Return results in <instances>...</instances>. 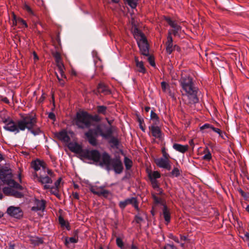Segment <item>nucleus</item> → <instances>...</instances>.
<instances>
[{
	"label": "nucleus",
	"instance_id": "63",
	"mask_svg": "<svg viewBox=\"0 0 249 249\" xmlns=\"http://www.w3.org/2000/svg\"><path fill=\"white\" fill-rule=\"evenodd\" d=\"M3 160V157L2 155L0 153V162Z\"/></svg>",
	"mask_w": 249,
	"mask_h": 249
},
{
	"label": "nucleus",
	"instance_id": "12",
	"mask_svg": "<svg viewBox=\"0 0 249 249\" xmlns=\"http://www.w3.org/2000/svg\"><path fill=\"white\" fill-rule=\"evenodd\" d=\"M105 186H92L90 187V191L93 193L94 194L97 195L98 196H102L104 197H107L109 194V192L107 190H105Z\"/></svg>",
	"mask_w": 249,
	"mask_h": 249
},
{
	"label": "nucleus",
	"instance_id": "37",
	"mask_svg": "<svg viewBox=\"0 0 249 249\" xmlns=\"http://www.w3.org/2000/svg\"><path fill=\"white\" fill-rule=\"evenodd\" d=\"M125 244L126 243L123 242V240L120 238L117 237L116 238V244L121 249H124V248Z\"/></svg>",
	"mask_w": 249,
	"mask_h": 249
},
{
	"label": "nucleus",
	"instance_id": "24",
	"mask_svg": "<svg viewBox=\"0 0 249 249\" xmlns=\"http://www.w3.org/2000/svg\"><path fill=\"white\" fill-rule=\"evenodd\" d=\"M98 91L105 95L110 94L111 92L109 88L103 83L99 84L97 88Z\"/></svg>",
	"mask_w": 249,
	"mask_h": 249
},
{
	"label": "nucleus",
	"instance_id": "57",
	"mask_svg": "<svg viewBox=\"0 0 249 249\" xmlns=\"http://www.w3.org/2000/svg\"><path fill=\"white\" fill-rule=\"evenodd\" d=\"M72 196L75 199H79V194L78 193L76 192H73L72 193Z\"/></svg>",
	"mask_w": 249,
	"mask_h": 249
},
{
	"label": "nucleus",
	"instance_id": "17",
	"mask_svg": "<svg viewBox=\"0 0 249 249\" xmlns=\"http://www.w3.org/2000/svg\"><path fill=\"white\" fill-rule=\"evenodd\" d=\"M166 20L169 25L173 28L172 31H170L175 36L178 35V32L181 30V27L178 25L175 21L172 20L170 18H166Z\"/></svg>",
	"mask_w": 249,
	"mask_h": 249
},
{
	"label": "nucleus",
	"instance_id": "44",
	"mask_svg": "<svg viewBox=\"0 0 249 249\" xmlns=\"http://www.w3.org/2000/svg\"><path fill=\"white\" fill-rule=\"evenodd\" d=\"M172 176L177 177L180 175V172L178 168H174L171 172Z\"/></svg>",
	"mask_w": 249,
	"mask_h": 249
},
{
	"label": "nucleus",
	"instance_id": "50",
	"mask_svg": "<svg viewBox=\"0 0 249 249\" xmlns=\"http://www.w3.org/2000/svg\"><path fill=\"white\" fill-rule=\"evenodd\" d=\"M135 221L137 223L140 224L142 221L143 219L139 215H136Z\"/></svg>",
	"mask_w": 249,
	"mask_h": 249
},
{
	"label": "nucleus",
	"instance_id": "25",
	"mask_svg": "<svg viewBox=\"0 0 249 249\" xmlns=\"http://www.w3.org/2000/svg\"><path fill=\"white\" fill-rule=\"evenodd\" d=\"M162 214L165 221L167 222V224L170 222L171 216L169 210L168 209L166 205H163Z\"/></svg>",
	"mask_w": 249,
	"mask_h": 249
},
{
	"label": "nucleus",
	"instance_id": "9",
	"mask_svg": "<svg viewBox=\"0 0 249 249\" xmlns=\"http://www.w3.org/2000/svg\"><path fill=\"white\" fill-rule=\"evenodd\" d=\"M6 183L10 186L9 187H4L3 189V193L6 195L11 196L13 188L20 190L23 189V187L20 184L12 179L8 180Z\"/></svg>",
	"mask_w": 249,
	"mask_h": 249
},
{
	"label": "nucleus",
	"instance_id": "6",
	"mask_svg": "<svg viewBox=\"0 0 249 249\" xmlns=\"http://www.w3.org/2000/svg\"><path fill=\"white\" fill-rule=\"evenodd\" d=\"M92 120V116L86 112L83 111L77 113L75 122L79 128H89L91 125Z\"/></svg>",
	"mask_w": 249,
	"mask_h": 249
},
{
	"label": "nucleus",
	"instance_id": "52",
	"mask_svg": "<svg viewBox=\"0 0 249 249\" xmlns=\"http://www.w3.org/2000/svg\"><path fill=\"white\" fill-rule=\"evenodd\" d=\"M62 180V179L61 178H59L55 182L54 184V187H57L59 188V187L60 186V184L61 183V181Z\"/></svg>",
	"mask_w": 249,
	"mask_h": 249
},
{
	"label": "nucleus",
	"instance_id": "1",
	"mask_svg": "<svg viewBox=\"0 0 249 249\" xmlns=\"http://www.w3.org/2000/svg\"><path fill=\"white\" fill-rule=\"evenodd\" d=\"M3 123L5 124L3 126L5 130L17 134L26 129L31 130L36 124V119L32 115H27L16 122L12 119H5Z\"/></svg>",
	"mask_w": 249,
	"mask_h": 249
},
{
	"label": "nucleus",
	"instance_id": "62",
	"mask_svg": "<svg viewBox=\"0 0 249 249\" xmlns=\"http://www.w3.org/2000/svg\"><path fill=\"white\" fill-rule=\"evenodd\" d=\"M150 107H146L144 108V110L146 112H149V111L150 110Z\"/></svg>",
	"mask_w": 249,
	"mask_h": 249
},
{
	"label": "nucleus",
	"instance_id": "53",
	"mask_svg": "<svg viewBox=\"0 0 249 249\" xmlns=\"http://www.w3.org/2000/svg\"><path fill=\"white\" fill-rule=\"evenodd\" d=\"M164 249H177L173 245L167 244L164 247Z\"/></svg>",
	"mask_w": 249,
	"mask_h": 249
},
{
	"label": "nucleus",
	"instance_id": "51",
	"mask_svg": "<svg viewBox=\"0 0 249 249\" xmlns=\"http://www.w3.org/2000/svg\"><path fill=\"white\" fill-rule=\"evenodd\" d=\"M211 129L214 132L218 133L220 136H221L222 132L220 129L212 126Z\"/></svg>",
	"mask_w": 249,
	"mask_h": 249
},
{
	"label": "nucleus",
	"instance_id": "43",
	"mask_svg": "<svg viewBox=\"0 0 249 249\" xmlns=\"http://www.w3.org/2000/svg\"><path fill=\"white\" fill-rule=\"evenodd\" d=\"M23 8L25 10H26L28 13H29L30 14L34 15V13L32 11L31 7L28 5L27 4H25L23 6Z\"/></svg>",
	"mask_w": 249,
	"mask_h": 249
},
{
	"label": "nucleus",
	"instance_id": "41",
	"mask_svg": "<svg viewBox=\"0 0 249 249\" xmlns=\"http://www.w3.org/2000/svg\"><path fill=\"white\" fill-rule=\"evenodd\" d=\"M17 20L18 21V24H20L21 25H23L25 28H27L28 27L27 24L26 22V21L21 18H17Z\"/></svg>",
	"mask_w": 249,
	"mask_h": 249
},
{
	"label": "nucleus",
	"instance_id": "13",
	"mask_svg": "<svg viewBox=\"0 0 249 249\" xmlns=\"http://www.w3.org/2000/svg\"><path fill=\"white\" fill-rule=\"evenodd\" d=\"M7 213L16 218H19L22 216V212L18 207H9L7 210Z\"/></svg>",
	"mask_w": 249,
	"mask_h": 249
},
{
	"label": "nucleus",
	"instance_id": "26",
	"mask_svg": "<svg viewBox=\"0 0 249 249\" xmlns=\"http://www.w3.org/2000/svg\"><path fill=\"white\" fill-rule=\"evenodd\" d=\"M152 187L157 192L158 194L161 195L162 194V190L160 188L159 183L157 179H150Z\"/></svg>",
	"mask_w": 249,
	"mask_h": 249
},
{
	"label": "nucleus",
	"instance_id": "34",
	"mask_svg": "<svg viewBox=\"0 0 249 249\" xmlns=\"http://www.w3.org/2000/svg\"><path fill=\"white\" fill-rule=\"evenodd\" d=\"M124 163L125 166V168L127 170H129L131 168L132 165V161L131 160L128 158L126 157H125L124 158Z\"/></svg>",
	"mask_w": 249,
	"mask_h": 249
},
{
	"label": "nucleus",
	"instance_id": "4",
	"mask_svg": "<svg viewBox=\"0 0 249 249\" xmlns=\"http://www.w3.org/2000/svg\"><path fill=\"white\" fill-rule=\"evenodd\" d=\"M98 135L101 136L106 139H108L112 135V130L110 128H108L106 132L104 133L100 126L98 125L95 129H90L85 133V136L89 143L93 146H96L98 144L96 138Z\"/></svg>",
	"mask_w": 249,
	"mask_h": 249
},
{
	"label": "nucleus",
	"instance_id": "40",
	"mask_svg": "<svg viewBox=\"0 0 249 249\" xmlns=\"http://www.w3.org/2000/svg\"><path fill=\"white\" fill-rule=\"evenodd\" d=\"M107 107L104 106H98L97 107V111L99 113L105 114L106 112Z\"/></svg>",
	"mask_w": 249,
	"mask_h": 249
},
{
	"label": "nucleus",
	"instance_id": "36",
	"mask_svg": "<svg viewBox=\"0 0 249 249\" xmlns=\"http://www.w3.org/2000/svg\"><path fill=\"white\" fill-rule=\"evenodd\" d=\"M150 179H157L160 177V173L158 171H154L149 174Z\"/></svg>",
	"mask_w": 249,
	"mask_h": 249
},
{
	"label": "nucleus",
	"instance_id": "56",
	"mask_svg": "<svg viewBox=\"0 0 249 249\" xmlns=\"http://www.w3.org/2000/svg\"><path fill=\"white\" fill-rule=\"evenodd\" d=\"M244 240L249 242V233L246 232L244 235Z\"/></svg>",
	"mask_w": 249,
	"mask_h": 249
},
{
	"label": "nucleus",
	"instance_id": "15",
	"mask_svg": "<svg viewBox=\"0 0 249 249\" xmlns=\"http://www.w3.org/2000/svg\"><path fill=\"white\" fill-rule=\"evenodd\" d=\"M155 161L157 165L160 168L166 169L168 170H170L171 169V166L170 165L169 159L160 158L155 160Z\"/></svg>",
	"mask_w": 249,
	"mask_h": 249
},
{
	"label": "nucleus",
	"instance_id": "48",
	"mask_svg": "<svg viewBox=\"0 0 249 249\" xmlns=\"http://www.w3.org/2000/svg\"><path fill=\"white\" fill-rule=\"evenodd\" d=\"M18 21L17 20V18L16 16L13 13V25L16 26L17 25Z\"/></svg>",
	"mask_w": 249,
	"mask_h": 249
},
{
	"label": "nucleus",
	"instance_id": "30",
	"mask_svg": "<svg viewBox=\"0 0 249 249\" xmlns=\"http://www.w3.org/2000/svg\"><path fill=\"white\" fill-rule=\"evenodd\" d=\"M150 118L153 121L155 124H159L160 120L157 114L153 111L151 110L150 113Z\"/></svg>",
	"mask_w": 249,
	"mask_h": 249
},
{
	"label": "nucleus",
	"instance_id": "29",
	"mask_svg": "<svg viewBox=\"0 0 249 249\" xmlns=\"http://www.w3.org/2000/svg\"><path fill=\"white\" fill-rule=\"evenodd\" d=\"M109 138H110L109 143L110 144L111 146L117 148L119 144L118 139L116 137H112L111 135Z\"/></svg>",
	"mask_w": 249,
	"mask_h": 249
},
{
	"label": "nucleus",
	"instance_id": "59",
	"mask_svg": "<svg viewBox=\"0 0 249 249\" xmlns=\"http://www.w3.org/2000/svg\"><path fill=\"white\" fill-rule=\"evenodd\" d=\"M8 249H15V246L11 243L9 244Z\"/></svg>",
	"mask_w": 249,
	"mask_h": 249
},
{
	"label": "nucleus",
	"instance_id": "54",
	"mask_svg": "<svg viewBox=\"0 0 249 249\" xmlns=\"http://www.w3.org/2000/svg\"><path fill=\"white\" fill-rule=\"evenodd\" d=\"M48 117L53 120H54L55 119V114L53 112H50L49 113L48 115Z\"/></svg>",
	"mask_w": 249,
	"mask_h": 249
},
{
	"label": "nucleus",
	"instance_id": "2",
	"mask_svg": "<svg viewBox=\"0 0 249 249\" xmlns=\"http://www.w3.org/2000/svg\"><path fill=\"white\" fill-rule=\"evenodd\" d=\"M179 83L182 88V94L186 98L185 99L186 103L190 105L197 103L198 101L197 89L194 86L192 78L190 76L182 75Z\"/></svg>",
	"mask_w": 249,
	"mask_h": 249
},
{
	"label": "nucleus",
	"instance_id": "10",
	"mask_svg": "<svg viewBox=\"0 0 249 249\" xmlns=\"http://www.w3.org/2000/svg\"><path fill=\"white\" fill-rule=\"evenodd\" d=\"M46 173H41L38 174L36 173L35 175V176L37 178V180L39 182L41 183L42 184L45 185H49L50 184H52L53 183V180L52 178L53 177V175L49 176L46 175Z\"/></svg>",
	"mask_w": 249,
	"mask_h": 249
},
{
	"label": "nucleus",
	"instance_id": "58",
	"mask_svg": "<svg viewBox=\"0 0 249 249\" xmlns=\"http://www.w3.org/2000/svg\"><path fill=\"white\" fill-rule=\"evenodd\" d=\"M172 239H173L174 241H175L176 242L178 243H179L178 238L175 236L172 235Z\"/></svg>",
	"mask_w": 249,
	"mask_h": 249
},
{
	"label": "nucleus",
	"instance_id": "42",
	"mask_svg": "<svg viewBox=\"0 0 249 249\" xmlns=\"http://www.w3.org/2000/svg\"><path fill=\"white\" fill-rule=\"evenodd\" d=\"M124 249H138L133 244L126 243Z\"/></svg>",
	"mask_w": 249,
	"mask_h": 249
},
{
	"label": "nucleus",
	"instance_id": "28",
	"mask_svg": "<svg viewBox=\"0 0 249 249\" xmlns=\"http://www.w3.org/2000/svg\"><path fill=\"white\" fill-rule=\"evenodd\" d=\"M44 189H50L51 193L54 195L57 196L58 195V188L53 186H51L50 185H44Z\"/></svg>",
	"mask_w": 249,
	"mask_h": 249
},
{
	"label": "nucleus",
	"instance_id": "49",
	"mask_svg": "<svg viewBox=\"0 0 249 249\" xmlns=\"http://www.w3.org/2000/svg\"><path fill=\"white\" fill-rule=\"evenodd\" d=\"M212 126H213L210 124H205L200 127V129L202 130L207 129V128H210L211 129Z\"/></svg>",
	"mask_w": 249,
	"mask_h": 249
},
{
	"label": "nucleus",
	"instance_id": "18",
	"mask_svg": "<svg viewBox=\"0 0 249 249\" xmlns=\"http://www.w3.org/2000/svg\"><path fill=\"white\" fill-rule=\"evenodd\" d=\"M54 57L55 58V62L58 68V71L61 76V77H65L63 71L64 65L62 62L60 53L57 52L55 53L54 54Z\"/></svg>",
	"mask_w": 249,
	"mask_h": 249
},
{
	"label": "nucleus",
	"instance_id": "7",
	"mask_svg": "<svg viewBox=\"0 0 249 249\" xmlns=\"http://www.w3.org/2000/svg\"><path fill=\"white\" fill-rule=\"evenodd\" d=\"M102 154L101 155L98 150L85 149L81 158L91 160L94 162H99L100 163L102 160Z\"/></svg>",
	"mask_w": 249,
	"mask_h": 249
},
{
	"label": "nucleus",
	"instance_id": "11",
	"mask_svg": "<svg viewBox=\"0 0 249 249\" xmlns=\"http://www.w3.org/2000/svg\"><path fill=\"white\" fill-rule=\"evenodd\" d=\"M129 204H131L137 210H139L137 198L134 197L128 198L124 201H120L119 206L121 209H124Z\"/></svg>",
	"mask_w": 249,
	"mask_h": 249
},
{
	"label": "nucleus",
	"instance_id": "60",
	"mask_svg": "<svg viewBox=\"0 0 249 249\" xmlns=\"http://www.w3.org/2000/svg\"><path fill=\"white\" fill-rule=\"evenodd\" d=\"M33 55H34V58L35 60L38 59V57L37 56V55L36 53H35V52L34 53Z\"/></svg>",
	"mask_w": 249,
	"mask_h": 249
},
{
	"label": "nucleus",
	"instance_id": "16",
	"mask_svg": "<svg viewBox=\"0 0 249 249\" xmlns=\"http://www.w3.org/2000/svg\"><path fill=\"white\" fill-rule=\"evenodd\" d=\"M68 147L72 152L78 154L82 157L83 152L85 149H82V147L80 144L77 142H69Z\"/></svg>",
	"mask_w": 249,
	"mask_h": 249
},
{
	"label": "nucleus",
	"instance_id": "19",
	"mask_svg": "<svg viewBox=\"0 0 249 249\" xmlns=\"http://www.w3.org/2000/svg\"><path fill=\"white\" fill-rule=\"evenodd\" d=\"M176 46L173 45V38L171 36V33L168 32V35L167 37V41L166 42V50L168 53L171 54L172 52L175 50Z\"/></svg>",
	"mask_w": 249,
	"mask_h": 249
},
{
	"label": "nucleus",
	"instance_id": "27",
	"mask_svg": "<svg viewBox=\"0 0 249 249\" xmlns=\"http://www.w3.org/2000/svg\"><path fill=\"white\" fill-rule=\"evenodd\" d=\"M30 241L31 243L35 246H38L43 243L42 239L36 236H31Z\"/></svg>",
	"mask_w": 249,
	"mask_h": 249
},
{
	"label": "nucleus",
	"instance_id": "61",
	"mask_svg": "<svg viewBox=\"0 0 249 249\" xmlns=\"http://www.w3.org/2000/svg\"><path fill=\"white\" fill-rule=\"evenodd\" d=\"M187 239V237L185 236L180 235V240L183 241H185Z\"/></svg>",
	"mask_w": 249,
	"mask_h": 249
},
{
	"label": "nucleus",
	"instance_id": "23",
	"mask_svg": "<svg viewBox=\"0 0 249 249\" xmlns=\"http://www.w3.org/2000/svg\"><path fill=\"white\" fill-rule=\"evenodd\" d=\"M173 148L176 151L181 153H184L188 151L189 146L188 145H182L178 143H174Z\"/></svg>",
	"mask_w": 249,
	"mask_h": 249
},
{
	"label": "nucleus",
	"instance_id": "14",
	"mask_svg": "<svg viewBox=\"0 0 249 249\" xmlns=\"http://www.w3.org/2000/svg\"><path fill=\"white\" fill-rule=\"evenodd\" d=\"M74 133L72 131L67 132L65 130H63L57 134V138L61 141L69 143L71 138L70 136L72 137Z\"/></svg>",
	"mask_w": 249,
	"mask_h": 249
},
{
	"label": "nucleus",
	"instance_id": "31",
	"mask_svg": "<svg viewBox=\"0 0 249 249\" xmlns=\"http://www.w3.org/2000/svg\"><path fill=\"white\" fill-rule=\"evenodd\" d=\"M58 220L59 223L61 225V227L66 228L68 230H70L69 223L65 221L62 217L59 216L58 218Z\"/></svg>",
	"mask_w": 249,
	"mask_h": 249
},
{
	"label": "nucleus",
	"instance_id": "45",
	"mask_svg": "<svg viewBox=\"0 0 249 249\" xmlns=\"http://www.w3.org/2000/svg\"><path fill=\"white\" fill-rule=\"evenodd\" d=\"M78 241V239L74 237H72L69 238L68 239H66V242L67 243H77Z\"/></svg>",
	"mask_w": 249,
	"mask_h": 249
},
{
	"label": "nucleus",
	"instance_id": "35",
	"mask_svg": "<svg viewBox=\"0 0 249 249\" xmlns=\"http://www.w3.org/2000/svg\"><path fill=\"white\" fill-rule=\"evenodd\" d=\"M204 152L205 155L203 156V159L206 160H210L212 159V155L208 148H206Z\"/></svg>",
	"mask_w": 249,
	"mask_h": 249
},
{
	"label": "nucleus",
	"instance_id": "47",
	"mask_svg": "<svg viewBox=\"0 0 249 249\" xmlns=\"http://www.w3.org/2000/svg\"><path fill=\"white\" fill-rule=\"evenodd\" d=\"M33 128H34V127L31 130H29L31 132L32 134H33L34 135H38L40 134V133H41V131L39 129H37L36 130H33Z\"/></svg>",
	"mask_w": 249,
	"mask_h": 249
},
{
	"label": "nucleus",
	"instance_id": "8",
	"mask_svg": "<svg viewBox=\"0 0 249 249\" xmlns=\"http://www.w3.org/2000/svg\"><path fill=\"white\" fill-rule=\"evenodd\" d=\"M31 166L36 172L40 171L39 174L47 173L48 175H53V171L47 167L46 164L43 160L37 159L32 162Z\"/></svg>",
	"mask_w": 249,
	"mask_h": 249
},
{
	"label": "nucleus",
	"instance_id": "21",
	"mask_svg": "<svg viewBox=\"0 0 249 249\" xmlns=\"http://www.w3.org/2000/svg\"><path fill=\"white\" fill-rule=\"evenodd\" d=\"M135 62L136 64V71L142 73H145L146 71L142 61H140L137 57H135Z\"/></svg>",
	"mask_w": 249,
	"mask_h": 249
},
{
	"label": "nucleus",
	"instance_id": "64",
	"mask_svg": "<svg viewBox=\"0 0 249 249\" xmlns=\"http://www.w3.org/2000/svg\"><path fill=\"white\" fill-rule=\"evenodd\" d=\"M246 210L249 213V204L246 207Z\"/></svg>",
	"mask_w": 249,
	"mask_h": 249
},
{
	"label": "nucleus",
	"instance_id": "20",
	"mask_svg": "<svg viewBox=\"0 0 249 249\" xmlns=\"http://www.w3.org/2000/svg\"><path fill=\"white\" fill-rule=\"evenodd\" d=\"M46 202L44 200L36 199L35 205L32 208V210L37 212L38 211H43L45 208Z\"/></svg>",
	"mask_w": 249,
	"mask_h": 249
},
{
	"label": "nucleus",
	"instance_id": "5",
	"mask_svg": "<svg viewBox=\"0 0 249 249\" xmlns=\"http://www.w3.org/2000/svg\"><path fill=\"white\" fill-rule=\"evenodd\" d=\"M133 35L137 40L141 53L148 56L149 54L148 46L144 35L138 28H135L133 30Z\"/></svg>",
	"mask_w": 249,
	"mask_h": 249
},
{
	"label": "nucleus",
	"instance_id": "46",
	"mask_svg": "<svg viewBox=\"0 0 249 249\" xmlns=\"http://www.w3.org/2000/svg\"><path fill=\"white\" fill-rule=\"evenodd\" d=\"M162 158H165L167 159L170 158L169 155L166 152V149L165 148H163L162 149Z\"/></svg>",
	"mask_w": 249,
	"mask_h": 249
},
{
	"label": "nucleus",
	"instance_id": "39",
	"mask_svg": "<svg viewBox=\"0 0 249 249\" xmlns=\"http://www.w3.org/2000/svg\"><path fill=\"white\" fill-rule=\"evenodd\" d=\"M152 196L154 202L157 204H160L163 206L165 205L163 203L162 199L161 198L157 197L155 195L153 194Z\"/></svg>",
	"mask_w": 249,
	"mask_h": 249
},
{
	"label": "nucleus",
	"instance_id": "55",
	"mask_svg": "<svg viewBox=\"0 0 249 249\" xmlns=\"http://www.w3.org/2000/svg\"><path fill=\"white\" fill-rule=\"evenodd\" d=\"M148 61H149L150 64L151 66H155V64L154 61L153 59L151 56L148 57Z\"/></svg>",
	"mask_w": 249,
	"mask_h": 249
},
{
	"label": "nucleus",
	"instance_id": "33",
	"mask_svg": "<svg viewBox=\"0 0 249 249\" xmlns=\"http://www.w3.org/2000/svg\"><path fill=\"white\" fill-rule=\"evenodd\" d=\"M131 8L135 9L137 5L138 0H124Z\"/></svg>",
	"mask_w": 249,
	"mask_h": 249
},
{
	"label": "nucleus",
	"instance_id": "32",
	"mask_svg": "<svg viewBox=\"0 0 249 249\" xmlns=\"http://www.w3.org/2000/svg\"><path fill=\"white\" fill-rule=\"evenodd\" d=\"M161 87L162 91L164 92H167L169 91V93H170V95L172 96V94L171 93L170 90V87L168 83L164 81H162L161 83Z\"/></svg>",
	"mask_w": 249,
	"mask_h": 249
},
{
	"label": "nucleus",
	"instance_id": "22",
	"mask_svg": "<svg viewBox=\"0 0 249 249\" xmlns=\"http://www.w3.org/2000/svg\"><path fill=\"white\" fill-rule=\"evenodd\" d=\"M151 130L152 135L156 138H160L161 135V132L160 127L155 125H152L149 127Z\"/></svg>",
	"mask_w": 249,
	"mask_h": 249
},
{
	"label": "nucleus",
	"instance_id": "38",
	"mask_svg": "<svg viewBox=\"0 0 249 249\" xmlns=\"http://www.w3.org/2000/svg\"><path fill=\"white\" fill-rule=\"evenodd\" d=\"M14 189L15 188H13L11 196L17 198L22 197L23 196V194L21 192L16 191Z\"/></svg>",
	"mask_w": 249,
	"mask_h": 249
},
{
	"label": "nucleus",
	"instance_id": "3",
	"mask_svg": "<svg viewBox=\"0 0 249 249\" xmlns=\"http://www.w3.org/2000/svg\"><path fill=\"white\" fill-rule=\"evenodd\" d=\"M100 165L105 166L106 169L110 170L113 169L114 172L118 174H121L123 170V165L119 157L111 159L110 155L107 152L102 153V160Z\"/></svg>",
	"mask_w": 249,
	"mask_h": 249
}]
</instances>
